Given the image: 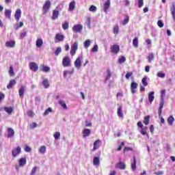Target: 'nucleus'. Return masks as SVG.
Returning <instances> with one entry per match:
<instances>
[{
    "label": "nucleus",
    "mask_w": 175,
    "mask_h": 175,
    "mask_svg": "<svg viewBox=\"0 0 175 175\" xmlns=\"http://www.w3.org/2000/svg\"><path fill=\"white\" fill-rule=\"evenodd\" d=\"M165 96H166V90H161V98L159 103V107L158 109V114L159 117L162 116V109H163V105H165V100L163 99V98H165Z\"/></svg>",
    "instance_id": "obj_1"
},
{
    "label": "nucleus",
    "mask_w": 175,
    "mask_h": 175,
    "mask_svg": "<svg viewBox=\"0 0 175 175\" xmlns=\"http://www.w3.org/2000/svg\"><path fill=\"white\" fill-rule=\"evenodd\" d=\"M137 125L138 128H141L140 133L143 136H148V134L147 133V131H148V127L147 126H143V123L139 121L137 123Z\"/></svg>",
    "instance_id": "obj_2"
},
{
    "label": "nucleus",
    "mask_w": 175,
    "mask_h": 175,
    "mask_svg": "<svg viewBox=\"0 0 175 175\" xmlns=\"http://www.w3.org/2000/svg\"><path fill=\"white\" fill-rule=\"evenodd\" d=\"M50 8H51V2L50 0H47L45 1L44 4L42 7V14H47V12L50 10Z\"/></svg>",
    "instance_id": "obj_3"
},
{
    "label": "nucleus",
    "mask_w": 175,
    "mask_h": 175,
    "mask_svg": "<svg viewBox=\"0 0 175 175\" xmlns=\"http://www.w3.org/2000/svg\"><path fill=\"white\" fill-rule=\"evenodd\" d=\"M77 49H79V44L77 43V42H75L71 46V49L70 51V55H72V57L76 55V51H77Z\"/></svg>",
    "instance_id": "obj_4"
},
{
    "label": "nucleus",
    "mask_w": 175,
    "mask_h": 175,
    "mask_svg": "<svg viewBox=\"0 0 175 175\" xmlns=\"http://www.w3.org/2000/svg\"><path fill=\"white\" fill-rule=\"evenodd\" d=\"M83 31V25L77 24L72 27V31L75 33H80Z\"/></svg>",
    "instance_id": "obj_5"
},
{
    "label": "nucleus",
    "mask_w": 175,
    "mask_h": 175,
    "mask_svg": "<svg viewBox=\"0 0 175 175\" xmlns=\"http://www.w3.org/2000/svg\"><path fill=\"white\" fill-rule=\"evenodd\" d=\"M70 57L69 56H66L62 59V65L64 68H68V66H70Z\"/></svg>",
    "instance_id": "obj_6"
},
{
    "label": "nucleus",
    "mask_w": 175,
    "mask_h": 175,
    "mask_svg": "<svg viewBox=\"0 0 175 175\" xmlns=\"http://www.w3.org/2000/svg\"><path fill=\"white\" fill-rule=\"evenodd\" d=\"M81 61H83V55H79L74 63L75 68H77V69L81 68Z\"/></svg>",
    "instance_id": "obj_7"
},
{
    "label": "nucleus",
    "mask_w": 175,
    "mask_h": 175,
    "mask_svg": "<svg viewBox=\"0 0 175 175\" xmlns=\"http://www.w3.org/2000/svg\"><path fill=\"white\" fill-rule=\"evenodd\" d=\"M65 40V36L60 33H56L55 36V42L60 43V42H64Z\"/></svg>",
    "instance_id": "obj_8"
},
{
    "label": "nucleus",
    "mask_w": 175,
    "mask_h": 175,
    "mask_svg": "<svg viewBox=\"0 0 175 175\" xmlns=\"http://www.w3.org/2000/svg\"><path fill=\"white\" fill-rule=\"evenodd\" d=\"M12 154L13 158H16V157H18L20 154H21V147L17 146L16 148L13 149L12 150Z\"/></svg>",
    "instance_id": "obj_9"
},
{
    "label": "nucleus",
    "mask_w": 175,
    "mask_h": 175,
    "mask_svg": "<svg viewBox=\"0 0 175 175\" xmlns=\"http://www.w3.org/2000/svg\"><path fill=\"white\" fill-rule=\"evenodd\" d=\"M29 68L30 70H32V72H38L39 69V66L35 62H30L29 64Z\"/></svg>",
    "instance_id": "obj_10"
},
{
    "label": "nucleus",
    "mask_w": 175,
    "mask_h": 175,
    "mask_svg": "<svg viewBox=\"0 0 175 175\" xmlns=\"http://www.w3.org/2000/svg\"><path fill=\"white\" fill-rule=\"evenodd\" d=\"M111 53H112L113 54H118V53H120V45L114 44L111 47Z\"/></svg>",
    "instance_id": "obj_11"
},
{
    "label": "nucleus",
    "mask_w": 175,
    "mask_h": 175,
    "mask_svg": "<svg viewBox=\"0 0 175 175\" xmlns=\"http://www.w3.org/2000/svg\"><path fill=\"white\" fill-rule=\"evenodd\" d=\"M15 20H16L17 23L20 21V18H21V10L17 9L14 14Z\"/></svg>",
    "instance_id": "obj_12"
},
{
    "label": "nucleus",
    "mask_w": 175,
    "mask_h": 175,
    "mask_svg": "<svg viewBox=\"0 0 175 175\" xmlns=\"http://www.w3.org/2000/svg\"><path fill=\"white\" fill-rule=\"evenodd\" d=\"M116 167L117 169H120V170H125V169L126 168V165H125V163H124V162L120 161L116 164Z\"/></svg>",
    "instance_id": "obj_13"
},
{
    "label": "nucleus",
    "mask_w": 175,
    "mask_h": 175,
    "mask_svg": "<svg viewBox=\"0 0 175 175\" xmlns=\"http://www.w3.org/2000/svg\"><path fill=\"white\" fill-rule=\"evenodd\" d=\"M137 83L133 81L131 83V91L132 94H135L136 92V89L137 88Z\"/></svg>",
    "instance_id": "obj_14"
},
{
    "label": "nucleus",
    "mask_w": 175,
    "mask_h": 175,
    "mask_svg": "<svg viewBox=\"0 0 175 175\" xmlns=\"http://www.w3.org/2000/svg\"><path fill=\"white\" fill-rule=\"evenodd\" d=\"M40 70H41V72H45V73H48L49 72H50V67L45 66L44 64H41Z\"/></svg>",
    "instance_id": "obj_15"
},
{
    "label": "nucleus",
    "mask_w": 175,
    "mask_h": 175,
    "mask_svg": "<svg viewBox=\"0 0 175 175\" xmlns=\"http://www.w3.org/2000/svg\"><path fill=\"white\" fill-rule=\"evenodd\" d=\"M100 147V140L97 139L94 143V146H93L92 150L95 151V150H98Z\"/></svg>",
    "instance_id": "obj_16"
},
{
    "label": "nucleus",
    "mask_w": 175,
    "mask_h": 175,
    "mask_svg": "<svg viewBox=\"0 0 175 175\" xmlns=\"http://www.w3.org/2000/svg\"><path fill=\"white\" fill-rule=\"evenodd\" d=\"M16 46V42L14 40H10L5 42V47H10L13 49Z\"/></svg>",
    "instance_id": "obj_17"
},
{
    "label": "nucleus",
    "mask_w": 175,
    "mask_h": 175,
    "mask_svg": "<svg viewBox=\"0 0 175 175\" xmlns=\"http://www.w3.org/2000/svg\"><path fill=\"white\" fill-rule=\"evenodd\" d=\"M16 84H17V81H16V79L10 80L9 83L7 85L8 90H10V88H13V86L16 85Z\"/></svg>",
    "instance_id": "obj_18"
},
{
    "label": "nucleus",
    "mask_w": 175,
    "mask_h": 175,
    "mask_svg": "<svg viewBox=\"0 0 175 175\" xmlns=\"http://www.w3.org/2000/svg\"><path fill=\"white\" fill-rule=\"evenodd\" d=\"M109 8H110V0H107L103 5L105 13H107V10H109Z\"/></svg>",
    "instance_id": "obj_19"
},
{
    "label": "nucleus",
    "mask_w": 175,
    "mask_h": 175,
    "mask_svg": "<svg viewBox=\"0 0 175 175\" xmlns=\"http://www.w3.org/2000/svg\"><path fill=\"white\" fill-rule=\"evenodd\" d=\"M18 165L21 167L25 166V165H27V158H25V157L21 158L18 160Z\"/></svg>",
    "instance_id": "obj_20"
},
{
    "label": "nucleus",
    "mask_w": 175,
    "mask_h": 175,
    "mask_svg": "<svg viewBox=\"0 0 175 175\" xmlns=\"http://www.w3.org/2000/svg\"><path fill=\"white\" fill-rule=\"evenodd\" d=\"M58 16H59V11L54 10L53 11L51 19L52 20H57V18H58Z\"/></svg>",
    "instance_id": "obj_21"
},
{
    "label": "nucleus",
    "mask_w": 175,
    "mask_h": 175,
    "mask_svg": "<svg viewBox=\"0 0 175 175\" xmlns=\"http://www.w3.org/2000/svg\"><path fill=\"white\" fill-rule=\"evenodd\" d=\"M76 8V1H72L69 3V10L70 12H73L75 9Z\"/></svg>",
    "instance_id": "obj_22"
},
{
    "label": "nucleus",
    "mask_w": 175,
    "mask_h": 175,
    "mask_svg": "<svg viewBox=\"0 0 175 175\" xmlns=\"http://www.w3.org/2000/svg\"><path fill=\"white\" fill-rule=\"evenodd\" d=\"M36 47H38V49H40V47L43 46V40L42 38H38L36 42Z\"/></svg>",
    "instance_id": "obj_23"
},
{
    "label": "nucleus",
    "mask_w": 175,
    "mask_h": 175,
    "mask_svg": "<svg viewBox=\"0 0 175 175\" xmlns=\"http://www.w3.org/2000/svg\"><path fill=\"white\" fill-rule=\"evenodd\" d=\"M25 92V86L22 85L21 88L18 90L19 96L24 98V93Z\"/></svg>",
    "instance_id": "obj_24"
},
{
    "label": "nucleus",
    "mask_w": 175,
    "mask_h": 175,
    "mask_svg": "<svg viewBox=\"0 0 175 175\" xmlns=\"http://www.w3.org/2000/svg\"><path fill=\"white\" fill-rule=\"evenodd\" d=\"M14 136V130L10 127L8 129V137H13Z\"/></svg>",
    "instance_id": "obj_25"
},
{
    "label": "nucleus",
    "mask_w": 175,
    "mask_h": 175,
    "mask_svg": "<svg viewBox=\"0 0 175 175\" xmlns=\"http://www.w3.org/2000/svg\"><path fill=\"white\" fill-rule=\"evenodd\" d=\"M82 133H83V137H87L90 136V135L91 134V130H90L88 129H83Z\"/></svg>",
    "instance_id": "obj_26"
},
{
    "label": "nucleus",
    "mask_w": 175,
    "mask_h": 175,
    "mask_svg": "<svg viewBox=\"0 0 175 175\" xmlns=\"http://www.w3.org/2000/svg\"><path fill=\"white\" fill-rule=\"evenodd\" d=\"M117 114H118V117H120V118H122L124 117V113H122V106H120L118 108Z\"/></svg>",
    "instance_id": "obj_27"
},
{
    "label": "nucleus",
    "mask_w": 175,
    "mask_h": 175,
    "mask_svg": "<svg viewBox=\"0 0 175 175\" xmlns=\"http://www.w3.org/2000/svg\"><path fill=\"white\" fill-rule=\"evenodd\" d=\"M167 122H168V125H170V126H173V123L174 122V117H173V116H170L167 120Z\"/></svg>",
    "instance_id": "obj_28"
},
{
    "label": "nucleus",
    "mask_w": 175,
    "mask_h": 175,
    "mask_svg": "<svg viewBox=\"0 0 175 175\" xmlns=\"http://www.w3.org/2000/svg\"><path fill=\"white\" fill-rule=\"evenodd\" d=\"M154 92H150L148 94V100L150 103H152L154 101V99H155V97L154 96Z\"/></svg>",
    "instance_id": "obj_29"
},
{
    "label": "nucleus",
    "mask_w": 175,
    "mask_h": 175,
    "mask_svg": "<svg viewBox=\"0 0 175 175\" xmlns=\"http://www.w3.org/2000/svg\"><path fill=\"white\" fill-rule=\"evenodd\" d=\"M100 163V159H99V157H94L93 159V164L94 165V166H99Z\"/></svg>",
    "instance_id": "obj_30"
},
{
    "label": "nucleus",
    "mask_w": 175,
    "mask_h": 175,
    "mask_svg": "<svg viewBox=\"0 0 175 175\" xmlns=\"http://www.w3.org/2000/svg\"><path fill=\"white\" fill-rule=\"evenodd\" d=\"M42 84L44 88H49V87H50V83H49V79H44L42 82Z\"/></svg>",
    "instance_id": "obj_31"
},
{
    "label": "nucleus",
    "mask_w": 175,
    "mask_h": 175,
    "mask_svg": "<svg viewBox=\"0 0 175 175\" xmlns=\"http://www.w3.org/2000/svg\"><path fill=\"white\" fill-rule=\"evenodd\" d=\"M59 105H60V106H62V107L64 110H68V106H66V103H65V101H64L62 100H59Z\"/></svg>",
    "instance_id": "obj_32"
},
{
    "label": "nucleus",
    "mask_w": 175,
    "mask_h": 175,
    "mask_svg": "<svg viewBox=\"0 0 175 175\" xmlns=\"http://www.w3.org/2000/svg\"><path fill=\"white\" fill-rule=\"evenodd\" d=\"M143 122L145 125H148L150 124V116H144Z\"/></svg>",
    "instance_id": "obj_33"
},
{
    "label": "nucleus",
    "mask_w": 175,
    "mask_h": 175,
    "mask_svg": "<svg viewBox=\"0 0 175 175\" xmlns=\"http://www.w3.org/2000/svg\"><path fill=\"white\" fill-rule=\"evenodd\" d=\"M62 27L64 31H66V29H69V22L66 21L63 23Z\"/></svg>",
    "instance_id": "obj_34"
},
{
    "label": "nucleus",
    "mask_w": 175,
    "mask_h": 175,
    "mask_svg": "<svg viewBox=\"0 0 175 175\" xmlns=\"http://www.w3.org/2000/svg\"><path fill=\"white\" fill-rule=\"evenodd\" d=\"M133 46H134L135 48L139 47V38H137V37L133 40Z\"/></svg>",
    "instance_id": "obj_35"
},
{
    "label": "nucleus",
    "mask_w": 175,
    "mask_h": 175,
    "mask_svg": "<svg viewBox=\"0 0 175 175\" xmlns=\"http://www.w3.org/2000/svg\"><path fill=\"white\" fill-rule=\"evenodd\" d=\"M4 111H6L8 114H12L13 113V108L11 107H5Z\"/></svg>",
    "instance_id": "obj_36"
},
{
    "label": "nucleus",
    "mask_w": 175,
    "mask_h": 175,
    "mask_svg": "<svg viewBox=\"0 0 175 175\" xmlns=\"http://www.w3.org/2000/svg\"><path fill=\"white\" fill-rule=\"evenodd\" d=\"M131 169L132 170H136V157H133V163H131Z\"/></svg>",
    "instance_id": "obj_37"
},
{
    "label": "nucleus",
    "mask_w": 175,
    "mask_h": 175,
    "mask_svg": "<svg viewBox=\"0 0 175 175\" xmlns=\"http://www.w3.org/2000/svg\"><path fill=\"white\" fill-rule=\"evenodd\" d=\"M129 23V16L125 15V18L122 21V25H126Z\"/></svg>",
    "instance_id": "obj_38"
},
{
    "label": "nucleus",
    "mask_w": 175,
    "mask_h": 175,
    "mask_svg": "<svg viewBox=\"0 0 175 175\" xmlns=\"http://www.w3.org/2000/svg\"><path fill=\"white\" fill-rule=\"evenodd\" d=\"M38 151H39L40 154H46V146H42L38 149Z\"/></svg>",
    "instance_id": "obj_39"
},
{
    "label": "nucleus",
    "mask_w": 175,
    "mask_h": 175,
    "mask_svg": "<svg viewBox=\"0 0 175 175\" xmlns=\"http://www.w3.org/2000/svg\"><path fill=\"white\" fill-rule=\"evenodd\" d=\"M147 59L148 62H152V61H154V53H149L148 56L147 57Z\"/></svg>",
    "instance_id": "obj_40"
},
{
    "label": "nucleus",
    "mask_w": 175,
    "mask_h": 175,
    "mask_svg": "<svg viewBox=\"0 0 175 175\" xmlns=\"http://www.w3.org/2000/svg\"><path fill=\"white\" fill-rule=\"evenodd\" d=\"M84 47L85 49H88L90 46H91V40H86L84 42Z\"/></svg>",
    "instance_id": "obj_41"
},
{
    "label": "nucleus",
    "mask_w": 175,
    "mask_h": 175,
    "mask_svg": "<svg viewBox=\"0 0 175 175\" xmlns=\"http://www.w3.org/2000/svg\"><path fill=\"white\" fill-rule=\"evenodd\" d=\"M53 137L55 138V140H59V138L61 137V133L60 132H56L54 133Z\"/></svg>",
    "instance_id": "obj_42"
},
{
    "label": "nucleus",
    "mask_w": 175,
    "mask_h": 175,
    "mask_svg": "<svg viewBox=\"0 0 175 175\" xmlns=\"http://www.w3.org/2000/svg\"><path fill=\"white\" fill-rule=\"evenodd\" d=\"M119 31H120V27L118 26V25H116L113 27V33L115 35H117V33H118Z\"/></svg>",
    "instance_id": "obj_43"
},
{
    "label": "nucleus",
    "mask_w": 175,
    "mask_h": 175,
    "mask_svg": "<svg viewBox=\"0 0 175 175\" xmlns=\"http://www.w3.org/2000/svg\"><path fill=\"white\" fill-rule=\"evenodd\" d=\"M142 83L144 87H147L148 85V82H147V77H145L142 79Z\"/></svg>",
    "instance_id": "obj_44"
},
{
    "label": "nucleus",
    "mask_w": 175,
    "mask_h": 175,
    "mask_svg": "<svg viewBox=\"0 0 175 175\" xmlns=\"http://www.w3.org/2000/svg\"><path fill=\"white\" fill-rule=\"evenodd\" d=\"M12 14V10H5V16L8 17V18H10V16Z\"/></svg>",
    "instance_id": "obj_45"
},
{
    "label": "nucleus",
    "mask_w": 175,
    "mask_h": 175,
    "mask_svg": "<svg viewBox=\"0 0 175 175\" xmlns=\"http://www.w3.org/2000/svg\"><path fill=\"white\" fill-rule=\"evenodd\" d=\"M172 7H173V9L171 10V12H172L173 20L175 21V4H174V3H172Z\"/></svg>",
    "instance_id": "obj_46"
},
{
    "label": "nucleus",
    "mask_w": 175,
    "mask_h": 175,
    "mask_svg": "<svg viewBox=\"0 0 175 175\" xmlns=\"http://www.w3.org/2000/svg\"><path fill=\"white\" fill-rule=\"evenodd\" d=\"M157 77H161V79H165L166 75L162 72H159L157 74Z\"/></svg>",
    "instance_id": "obj_47"
},
{
    "label": "nucleus",
    "mask_w": 175,
    "mask_h": 175,
    "mask_svg": "<svg viewBox=\"0 0 175 175\" xmlns=\"http://www.w3.org/2000/svg\"><path fill=\"white\" fill-rule=\"evenodd\" d=\"M49 113H53V109L51 107H49L44 112V116H47Z\"/></svg>",
    "instance_id": "obj_48"
},
{
    "label": "nucleus",
    "mask_w": 175,
    "mask_h": 175,
    "mask_svg": "<svg viewBox=\"0 0 175 175\" xmlns=\"http://www.w3.org/2000/svg\"><path fill=\"white\" fill-rule=\"evenodd\" d=\"M27 35V31L21 32V33H20V38L21 39H24V38H26Z\"/></svg>",
    "instance_id": "obj_49"
},
{
    "label": "nucleus",
    "mask_w": 175,
    "mask_h": 175,
    "mask_svg": "<svg viewBox=\"0 0 175 175\" xmlns=\"http://www.w3.org/2000/svg\"><path fill=\"white\" fill-rule=\"evenodd\" d=\"M125 61H126V58H125V57L122 56L120 58H119L118 59V62L120 64H124V62H125Z\"/></svg>",
    "instance_id": "obj_50"
},
{
    "label": "nucleus",
    "mask_w": 175,
    "mask_h": 175,
    "mask_svg": "<svg viewBox=\"0 0 175 175\" xmlns=\"http://www.w3.org/2000/svg\"><path fill=\"white\" fill-rule=\"evenodd\" d=\"M36 170H38V166H35L32 168L30 175H35L36 173Z\"/></svg>",
    "instance_id": "obj_51"
},
{
    "label": "nucleus",
    "mask_w": 175,
    "mask_h": 175,
    "mask_svg": "<svg viewBox=\"0 0 175 175\" xmlns=\"http://www.w3.org/2000/svg\"><path fill=\"white\" fill-rule=\"evenodd\" d=\"M62 52V49L61 47L57 48L56 51H55V55H59L60 53Z\"/></svg>",
    "instance_id": "obj_52"
},
{
    "label": "nucleus",
    "mask_w": 175,
    "mask_h": 175,
    "mask_svg": "<svg viewBox=\"0 0 175 175\" xmlns=\"http://www.w3.org/2000/svg\"><path fill=\"white\" fill-rule=\"evenodd\" d=\"M25 151H26V152H31V151H32V148L27 145H25Z\"/></svg>",
    "instance_id": "obj_53"
},
{
    "label": "nucleus",
    "mask_w": 175,
    "mask_h": 175,
    "mask_svg": "<svg viewBox=\"0 0 175 175\" xmlns=\"http://www.w3.org/2000/svg\"><path fill=\"white\" fill-rule=\"evenodd\" d=\"M9 75L10 76H14V71L13 70V66H10Z\"/></svg>",
    "instance_id": "obj_54"
},
{
    "label": "nucleus",
    "mask_w": 175,
    "mask_h": 175,
    "mask_svg": "<svg viewBox=\"0 0 175 175\" xmlns=\"http://www.w3.org/2000/svg\"><path fill=\"white\" fill-rule=\"evenodd\" d=\"M90 12H96V6L92 5L89 8Z\"/></svg>",
    "instance_id": "obj_55"
},
{
    "label": "nucleus",
    "mask_w": 175,
    "mask_h": 175,
    "mask_svg": "<svg viewBox=\"0 0 175 175\" xmlns=\"http://www.w3.org/2000/svg\"><path fill=\"white\" fill-rule=\"evenodd\" d=\"M98 44H95L92 49V53H96V51H98Z\"/></svg>",
    "instance_id": "obj_56"
},
{
    "label": "nucleus",
    "mask_w": 175,
    "mask_h": 175,
    "mask_svg": "<svg viewBox=\"0 0 175 175\" xmlns=\"http://www.w3.org/2000/svg\"><path fill=\"white\" fill-rule=\"evenodd\" d=\"M133 75V72H129L126 74L125 77L127 80H129V77H131V76Z\"/></svg>",
    "instance_id": "obj_57"
},
{
    "label": "nucleus",
    "mask_w": 175,
    "mask_h": 175,
    "mask_svg": "<svg viewBox=\"0 0 175 175\" xmlns=\"http://www.w3.org/2000/svg\"><path fill=\"white\" fill-rule=\"evenodd\" d=\"M143 5H144L143 0H138V8H143Z\"/></svg>",
    "instance_id": "obj_58"
},
{
    "label": "nucleus",
    "mask_w": 175,
    "mask_h": 175,
    "mask_svg": "<svg viewBox=\"0 0 175 175\" xmlns=\"http://www.w3.org/2000/svg\"><path fill=\"white\" fill-rule=\"evenodd\" d=\"M27 116L28 117L32 118L33 116H35V113H33V111H28Z\"/></svg>",
    "instance_id": "obj_59"
},
{
    "label": "nucleus",
    "mask_w": 175,
    "mask_h": 175,
    "mask_svg": "<svg viewBox=\"0 0 175 175\" xmlns=\"http://www.w3.org/2000/svg\"><path fill=\"white\" fill-rule=\"evenodd\" d=\"M123 146H125V143L121 142L120 146H118V149L116 150V151H121V150H122Z\"/></svg>",
    "instance_id": "obj_60"
},
{
    "label": "nucleus",
    "mask_w": 175,
    "mask_h": 175,
    "mask_svg": "<svg viewBox=\"0 0 175 175\" xmlns=\"http://www.w3.org/2000/svg\"><path fill=\"white\" fill-rule=\"evenodd\" d=\"M157 25H158V27H159V28H163V23L162 22V21H158Z\"/></svg>",
    "instance_id": "obj_61"
},
{
    "label": "nucleus",
    "mask_w": 175,
    "mask_h": 175,
    "mask_svg": "<svg viewBox=\"0 0 175 175\" xmlns=\"http://www.w3.org/2000/svg\"><path fill=\"white\" fill-rule=\"evenodd\" d=\"M111 77V72L109 70H107V76L106 77V80H109Z\"/></svg>",
    "instance_id": "obj_62"
},
{
    "label": "nucleus",
    "mask_w": 175,
    "mask_h": 175,
    "mask_svg": "<svg viewBox=\"0 0 175 175\" xmlns=\"http://www.w3.org/2000/svg\"><path fill=\"white\" fill-rule=\"evenodd\" d=\"M5 99V94L0 92V102Z\"/></svg>",
    "instance_id": "obj_63"
},
{
    "label": "nucleus",
    "mask_w": 175,
    "mask_h": 175,
    "mask_svg": "<svg viewBox=\"0 0 175 175\" xmlns=\"http://www.w3.org/2000/svg\"><path fill=\"white\" fill-rule=\"evenodd\" d=\"M133 149L129 147H125L124 149V152H126L128 151H132Z\"/></svg>",
    "instance_id": "obj_64"
}]
</instances>
